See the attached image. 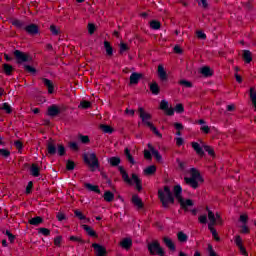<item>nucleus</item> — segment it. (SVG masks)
<instances>
[{
  "label": "nucleus",
  "mask_w": 256,
  "mask_h": 256,
  "mask_svg": "<svg viewBox=\"0 0 256 256\" xmlns=\"http://www.w3.org/2000/svg\"><path fill=\"white\" fill-rule=\"evenodd\" d=\"M174 111L178 114L184 113L185 107H183V104H181V103L176 104V106L174 107Z\"/></svg>",
  "instance_id": "09e8293b"
},
{
  "label": "nucleus",
  "mask_w": 256,
  "mask_h": 256,
  "mask_svg": "<svg viewBox=\"0 0 256 256\" xmlns=\"http://www.w3.org/2000/svg\"><path fill=\"white\" fill-rule=\"evenodd\" d=\"M83 161L84 163H86V165L91 167V169H99V158H97V154L95 153H90L89 155L84 154Z\"/></svg>",
  "instance_id": "39448f33"
},
{
  "label": "nucleus",
  "mask_w": 256,
  "mask_h": 256,
  "mask_svg": "<svg viewBox=\"0 0 256 256\" xmlns=\"http://www.w3.org/2000/svg\"><path fill=\"white\" fill-rule=\"evenodd\" d=\"M100 129L103 131V133H108L109 135L113 133V128L109 125L102 124L100 125Z\"/></svg>",
  "instance_id": "a19ab883"
},
{
  "label": "nucleus",
  "mask_w": 256,
  "mask_h": 256,
  "mask_svg": "<svg viewBox=\"0 0 256 256\" xmlns=\"http://www.w3.org/2000/svg\"><path fill=\"white\" fill-rule=\"evenodd\" d=\"M118 170L122 175L123 181H125V183H128V185H133V180L129 178V174L127 173V171H125V168L123 166H119Z\"/></svg>",
  "instance_id": "f8f14e48"
},
{
  "label": "nucleus",
  "mask_w": 256,
  "mask_h": 256,
  "mask_svg": "<svg viewBox=\"0 0 256 256\" xmlns=\"http://www.w3.org/2000/svg\"><path fill=\"white\" fill-rule=\"evenodd\" d=\"M14 57L19 65H21V63H29V61H31V56L20 50L14 51Z\"/></svg>",
  "instance_id": "423d86ee"
},
{
  "label": "nucleus",
  "mask_w": 256,
  "mask_h": 256,
  "mask_svg": "<svg viewBox=\"0 0 256 256\" xmlns=\"http://www.w3.org/2000/svg\"><path fill=\"white\" fill-rule=\"evenodd\" d=\"M73 169H75V162L73 160H67L66 161V170L73 171Z\"/></svg>",
  "instance_id": "49530a36"
},
{
  "label": "nucleus",
  "mask_w": 256,
  "mask_h": 256,
  "mask_svg": "<svg viewBox=\"0 0 256 256\" xmlns=\"http://www.w3.org/2000/svg\"><path fill=\"white\" fill-rule=\"evenodd\" d=\"M180 203V207L182 208V209H185V211H187V207H193V205H195L194 203H193V200H191V199H184V198H182V202H179Z\"/></svg>",
  "instance_id": "a878e982"
},
{
  "label": "nucleus",
  "mask_w": 256,
  "mask_h": 256,
  "mask_svg": "<svg viewBox=\"0 0 256 256\" xmlns=\"http://www.w3.org/2000/svg\"><path fill=\"white\" fill-rule=\"evenodd\" d=\"M124 155L131 165H135V158H133V155H131V150H129V148H125Z\"/></svg>",
  "instance_id": "2f4dec72"
},
{
  "label": "nucleus",
  "mask_w": 256,
  "mask_h": 256,
  "mask_svg": "<svg viewBox=\"0 0 256 256\" xmlns=\"http://www.w3.org/2000/svg\"><path fill=\"white\" fill-rule=\"evenodd\" d=\"M59 155V157H65L67 150L63 144H56L55 142H47V155L53 157V155Z\"/></svg>",
  "instance_id": "7ed1b4c3"
},
{
  "label": "nucleus",
  "mask_w": 256,
  "mask_h": 256,
  "mask_svg": "<svg viewBox=\"0 0 256 256\" xmlns=\"http://www.w3.org/2000/svg\"><path fill=\"white\" fill-rule=\"evenodd\" d=\"M198 221L202 225H206V223H207V215L204 214V215L199 216Z\"/></svg>",
  "instance_id": "69168bd1"
},
{
  "label": "nucleus",
  "mask_w": 256,
  "mask_h": 256,
  "mask_svg": "<svg viewBox=\"0 0 256 256\" xmlns=\"http://www.w3.org/2000/svg\"><path fill=\"white\" fill-rule=\"evenodd\" d=\"M157 172V167L155 165H150L146 169H144L145 175H155Z\"/></svg>",
  "instance_id": "c9c22d12"
},
{
  "label": "nucleus",
  "mask_w": 256,
  "mask_h": 256,
  "mask_svg": "<svg viewBox=\"0 0 256 256\" xmlns=\"http://www.w3.org/2000/svg\"><path fill=\"white\" fill-rule=\"evenodd\" d=\"M151 153V150H144V159H146L147 161H151L153 159Z\"/></svg>",
  "instance_id": "bf43d9fd"
},
{
  "label": "nucleus",
  "mask_w": 256,
  "mask_h": 256,
  "mask_svg": "<svg viewBox=\"0 0 256 256\" xmlns=\"http://www.w3.org/2000/svg\"><path fill=\"white\" fill-rule=\"evenodd\" d=\"M0 156H2L3 159H9V157H11V151H9V149L0 148Z\"/></svg>",
  "instance_id": "58836bf2"
},
{
  "label": "nucleus",
  "mask_w": 256,
  "mask_h": 256,
  "mask_svg": "<svg viewBox=\"0 0 256 256\" xmlns=\"http://www.w3.org/2000/svg\"><path fill=\"white\" fill-rule=\"evenodd\" d=\"M169 108V102H167L166 100H162L161 102H160V109L162 110V111H165L166 109H168Z\"/></svg>",
  "instance_id": "052dcab7"
},
{
  "label": "nucleus",
  "mask_w": 256,
  "mask_h": 256,
  "mask_svg": "<svg viewBox=\"0 0 256 256\" xmlns=\"http://www.w3.org/2000/svg\"><path fill=\"white\" fill-rule=\"evenodd\" d=\"M234 242H235V245H236L237 247L243 246V238H241L240 235H236V236H235Z\"/></svg>",
  "instance_id": "603ef678"
},
{
  "label": "nucleus",
  "mask_w": 256,
  "mask_h": 256,
  "mask_svg": "<svg viewBox=\"0 0 256 256\" xmlns=\"http://www.w3.org/2000/svg\"><path fill=\"white\" fill-rule=\"evenodd\" d=\"M42 82L44 83L45 87H47L49 95H53V93H55V85L53 82L47 78H42Z\"/></svg>",
  "instance_id": "4468645a"
},
{
  "label": "nucleus",
  "mask_w": 256,
  "mask_h": 256,
  "mask_svg": "<svg viewBox=\"0 0 256 256\" xmlns=\"http://www.w3.org/2000/svg\"><path fill=\"white\" fill-rule=\"evenodd\" d=\"M32 191H33V181H30V182H28V184L26 186L25 193H26V195H31Z\"/></svg>",
  "instance_id": "5fc2aeb1"
},
{
  "label": "nucleus",
  "mask_w": 256,
  "mask_h": 256,
  "mask_svg": "<svg viewBox=\"0 0 256 256\" xmlns=\"http://www.w3.org/2000/svg\"><path fill=\"white\" fill-rule=\"evenodd\" d=\"M28 223L29 225H34V227H38V225H41V223H43V218L41 216H36L34 218H31Z\"/></svg>",
  "instance_id": "bb28decb"
},
{
  "label": "nucleus",
  "mask_w": 256,
  "mask_h": 256,
  "mask_svg": "<svg viewBox=\"0 0 256 256\" xmlns=\"http://www.w3.org/2000/svg\"><path fill=\"white\" fill-rule=\"evenodd\" d=\"M192 148L194 149V151H196L197 155H200V157H203V155H205V151H203V148L199 143L192 142Z\"/></svg>",
  "instance_id": "b1692460"
},
{
  "label": "nucleus",
  "mask_w": 256,
  "mask_h": 256,
  "mask_svg": "<svg viewBox=\"0 0 256 256\" xmlns=\"http://www.w3.org/2000/svg\"><path fill=\"white\" fill-rule=\"evenodd\" d=\"M5 235L8 236L10 243H15V235H13V233H11V231L6 230Z\"/></svg>",
  "instance_id": "13d9d810"
},
{
  "label": "nucleus",
  "mask_w": 256,
  "mask_h": 256,
  "mask_svg": "<svg viewBox=\"0 0 256 256\" xmlns=\"http://www.w3.org/2000/svg\"><path fill=\"white\" fill-rule=\"evenodd\" d=\"M178 84L182 85L183 87H186L187 89H191V87H193V83L186 79L180 80Z\"/></svg>",
  "instance_id": "79ce46f5"
},
{
  "label": "nucleus",
  "mask_w": 256,
  "mask_h": 256,
  "mask_svg": "<svg viewBox=\"0 0 256 256\" xmlns=\"http://www.w3.org/2000/svg\"><path fill=\"white\" fill-rule=\"evenodd\" d=\"M182 193L183 188L179 184L174 186L173 192H171V188L169 186H164V190H158V198L160 199V202L162 203L164 209H169V205L175 204V198L177 199L178 203L183 202Z\"/></svg>",
  "instance_id": "f257e3e1"
},
{
  "label": "nucleus",
  "mask_w": 256,
  "mask_h": 256,
  "mask_svg": "<svg viewBox=\"0 0 256 256\" xmlns=\"http://www.w3.org/2000/svg\"><path fill=\"white\" fill-rule=\"evenodd\" d=\"M157 73L161 83L165 85V83L169 81V75H167V71H165V67H163V65L161 64L158 65Z\"/></svg>",
  "instance_id": "6e6552de"
},
{
  "label": "nucleus",
  "mask_w": 256,
  "mask_h": 256,
  "mask_svg": "<svg viewBox=\"0 0 256 256\" xmlns=\"http://www.w3.org/2000/svg\"><path fill=\"white\" fill-rule=\"evenodd\" d=\"M150 91L152 95H159V93H161V88L157 82H152L150 84Z\"/></svg>",
  "instance_id": "5701e85b"
},
{
  "label": "nucleus",
  "mask_w": 256,
  "mask_h": 256,
  "mask_svg": "<svg viewBox=\"0 0 256 256\" xmlns=\"http://www.w3.org/2000/svg\"><path fill=\"white\" fill-rule=\"evenodd\" d=\"M204 151H206V153H208V155H210L211 157L215 156V150H213V148H211V146H204Z\"/></svg>",
  "instance_id": "864d4df0"
},
{
  "label": "nucleus",
  "mask_w": 256,
  "mask_h": 256,
  "mask_svg": "<svg viewBox=\"0 0 256 256\" xmlns=\"http://www.w3.org/2000/svg\"><path fill=\"white\" fill-rule=\"evenodd\" d=\"M82 229H84L89 237H94V239H97L99 237V235H97V232H95V230H93V228H91V226L87 224H83Z\"/></svg>",
  "instance_id": "2eb2a0df"
},
{
  "label": "nucleus",
  "mask_w": 256,
  "mask_h": 256,
  "mask_svg": "<svg viewBox=\"0 0 256 256\" xmlns=\"http://www.w3.org/2000/svg\"><path fill=\"white\" fill-rule=\"evenodd\" d=\"M208 253H209V256H217V252L213 250V246L211 244L208 245Z\"/></svg>",
  "instance_id": "774afa93"
},
{
  "label": "nucleus",
  "mask_w": 256,
  "mask_h": 256,
  "mask_svg": "<svg viewBox=\"0 0 256 256\" xmlns=\"http://www.w3.org/2000/svg\"><path fill=\"white\" fill-rule=\"evenodd\" d=\"M149 129L154 133V135H156L157 137H163V135L161 134V132H159V130H157V127H155V125L152 124V126L149 127Z\"/></svg>",
  "instance_id": "4d7b16f0"
},
{
  "label": "nucleus",
  "mask_w": 256,
  "mask_h": 256,
  "mask_svg": "<svg viewBox=\"0 0 256 256\" xmlns=\"http://www.w3.org/2000/svg\"><path fill=\"white\" fill-rule=\"evenodd\" d=\"M12 25L14 27H17V29H24L25 30V22L19 20V19H15L12 21Z\"/></svg>",
  "instance_id": "4c0bfd02"
},
{
  "label": "nucleus",
  "mask_w": 256,
  "mask_h": 256,
  "mask_svg": "<svg viewBox=\"0 0 256 256\" xmlns=\"http://www.w3.org/2000/svg\"><path fill=\"white\" fill-rule=\"evenodd\" d=\"M242 59L245 61V63H251L253 61V56L251 55V51L244 50L242 54Z\"/></svg>",
  "instance_id": "c756f323"
},
{
  "label": "nucleus",
  "mask_w": 256,
  "mask_h": 256,
  "mask_svg": "<svg viewBox=\"0 0 256 256\" xmlns=\"http://www.w3.org/2000/svg\"><path fill=\"white\" fill-rule=\"evenodd\" d=\"M78 139L83 145H88V143H91V139H89V136L80 134L78 136Z\"/></svg>",
  "instance_id": "ea45409f"
},
{
  "label": "nucleus",
  "mask_w": 256,
  "mask_h": 256,
  "mask_svg": "<svg viewBox=\"0 0 256 256\" xmlns=\"http://www.w3.org/2000/svg\"><path fill=\"white\" fill-rule=\"evenodd\" d=\"M71 241H74V242H76V243H85V241L84 240H82L80 237H77V236H70V238H69Z\"/></svg>",
  "instance_id": "338daca9"
},
{
  "label": "nucleus",
  "mask_w": 256,
  "mask_h": 256,
  "mask_svg": "<svg viewBox=\"0 0 256 256\" xmlns=\"http://www.w3.org/2000/svg\"><path fill=\"white\" fill-rule=\"evenodd\" d=\"M50 31H51L52 35H55V36L59 35V30H58L57 26H55V25L50 26Z\"/></svg>",
  "instance_id": "0e129e2a"
},
{
  "label": "nucleus",
  "mask_w": 256,
  "mask_h": 256,
  "mask_svg": "<svg viewBox=\"0 0 256 256\" xmlns=\"http://www.w3.org/2000/svg\"><path fill=\"white\" fill-rule=\"evenodd\" d=\"M88 191H92L93 193H97L98 195H101V189H99V186L93 185L91 183H85L84 185Z\"/></svg>",
  "instance_id": "393cba45"
},
{
  "label": "nucleus",
  "mask_w": 256,
  "mask_h": 256,
  "mask_svg": "<svg viewBox=\"0 0 256 256\" xmlns=\"http://www.w3.org/2000/svg\"><path fill=\"white\" fill-rule=\"evenodd\" d=\"M150 255L165 256V250L161 247L159 241L155 240L147 245Z\"/></svg>",
  "instance_id": "20e7f679"
},
{
  "label": "nucleus",
  "mask_w": 256,
  "mask_h": 256,
  "mask_svg": "<svg viewBox=\"0 0 256 256\" xmlns=\"http://www.w3.org/2000/svg\"><path fill=\"white\" fill-rule=\"evenodd\" d=\"M108 163H110L111 167H119V165H121V158L113 156L109 158Z\"/></svg>",
  "instance_id": "cd10ccee"
},
{
  "label": "nucleus",
  "mask_w": 256,
  "mask_h": 256,
  "mask_svg": "<svg viewBox=\"0 0 256 256\" xmlns=\"http://www.w3.org/2000/svg\"><path fill=\"white\" fill-rule=\"evenodd\" d=\"M190 175L191 177H184V181L186 185H189V187H192V189H199V181L200 183H203V177L201 176V172L197 170L196 168L190 169Z\"/></svg>",
  "instance_id": "f03ea898"
},
{
  "label": "nucleus",
  "mask_w": 256,
  "mask_h": 256,
  "mask_svg": "<svg viewBox=\"0 0 256 256\" xmlns=\"http://www.w3.org/2000/svg\"><path fill=\"white\" fill-rule=\"evenodd\" d=\"M150 27H151V29H154V31H157V30L161 29V22H159L157 20H152L150 22Z\"/></svg>",
  "instance_id": "c03bdc74"
},
{
  "label": "nucleus",
  "mask_w": 256,
  "mask_h": 256,
  "mask_svg": "<svg viewBox=\"0 0 256 256\" xmlns=\"http://www.w3.org/2000/svg\"><path fill=\"white\" fill-rule=\"evenodd\" d=\"M177 237L180 243H187L189 239V236H187V234H185L183 231L178 232Z\"/></svg>",
  "instance_id": "f704fd0d"
},
{
  "label": "nucleus",
  "mask_w": 256,
  "mask_h": 256,
  "mask_svg": "<svg viewBox=\"0 0 256 256\" xmlns=\"http://www.w3.org/2000/svg\"><path fill=\"white\" fill-rule=\"evenodd\" d=\"M206 210L208 211V219L210 221L209 225L211 226L215 225V223H217V218H215V213L209 210V207H206Z\"/></svg>",
  "instance_id": "7c9ffc66"
},
{
  "label": "nucleus",
  "mask_w": 256,
  "mask_h": 256,
  "mask_svg": "<svg viewBox=\"0 0 256 256\" xmlns=\"http://www.w3.org/2000/svg\"><path fill=\"white\" fill-rule=\"evenodd\" d=\"M138 113H139V117L140 119H142V123L144 125H146V127H151L153 124L150 122L152 119L151 114L146 113L145 109H143V107L138 108Z\"/></svg>",
  "instance_id": "0eeeda50"
},
{
  "label": "nucleus",
  "mask_w": 256,
  "mask_h": 256,
  "mask_svg": "<svg viewBox=\"0 0 256 256\" xmlns=\"http://www.w3.org/2000/svg\"><path fill=\"white\" fill-rule=\"evenodd\" d=\"M131 203L134 205V207H136L138 211L145 209V204L143 203V200L137 194L132 195Z\"/></svg>",
  "instance_id": "1a4fd4ad"
},
{
  "label": "nucleus",
  "mask_w": 256,
  "mask_h": 256,
  "mask_svg": "<svg viewBox=\"0 0 256 256\" xmlns=\"http://www.w3.org/2000/svg\"><path fill=\"white\" fill-rule=\"evenodd\" d=\"M24 69L25 71H27L28 73H32L35 74L37 73V69H35L33 66L31 65H24Z\"/></svg>",
  "instance_id": "6e6d98bb"
},
{
  "label": "nucleus",
  "mask_w": 256,
  "mask_h": 256,
  "mask_svg": "<svg viewBox=\"0 0 256 256\" xmlns=\"http://www.w3.org/2000/svg\"><path fill=\"white\" fill-rule=\"evenodd\" d=\"M78 107L79 109H89L91 107V102L87 100L81 101Z\"/></svg>",
  "instance_id": "de8ad7c7"
},
{
  "label": "nucleus",
  "mask_w": 256,
  "mask_h": 256,
  "mask_svg": "<svg viewBox=\"0 0 256 256\" xmlns=\"http://www.w3.org/2000/svg\"><path fill=\"white\" fill-rule=\"evenodd\" d=\"M74 215L75 217H77V219H79L80 221H85V219H87L86 216H84L83 212L79 211V210H74Z\"/></svg>",
  "instance_id": "a18cd8bd"
},
{
  "label": "nucleus",
  "mask_w": 256,
  "mask_h": 256,
  "mask_svg": "<svg viewBox=\"0 0 256 256\" xmlns=\"http://www.w3.org/2000/svg\"><path fill=\"white\" fill-rule=\"evenodd\" d=\"M208 229L211 232L212 237H214L215 241H221L219 234H217V230L213 226H211V224H208Z\"/></svg>",
  "instance_id": "e433bc0d"
},
{
  "label": "nucleus",
  "mask_w": 256,
  "mask_h": 256,
  "mask_svg": "<svg viewBox=\"0 0 256 256\" xmlns=\"http://www.w3.org/2000/svg\"><path fill=\"white\" fill-rule=\"evenodd\" d=\"M163 243H164V245H166V247H168V249L170 251H175V249H176L175 243H173V240H171V238L164 237L163 238Z\"/></svg>",
  "instance_id": "aec40b11"
},
{
  "label": "nucleus",
  "mask_w": 256,
  "mask_h": 256,
  "mask_svg": "<svg viewBox=\"0 0 256 256\" xmlns=\"http://www.w3.org/2000/svg\"><path fill=\"white\" fill-rule=\"evenodd\" d=\"M14 147H16V149L21 152V150L23 149V142H21V140H16L14 142Z\"/></svg>",
  "instance_id": "680f3d73"
},
{
  "label": "nucleus",
  "mask_w": 256,
  "mask_h": 256,
  "mask_svg": "<svg viewBox=\"0 0 256 256\" xmlns=\"http://www.w3.org/2000/svg\"><path fill=\"white\" fill-rule=\"evenodd\" d=\"M132 180L134 181V183L136 185L137 191H142L143 190V185L141 184L142 182H141L139 176H137V174L133 173L132 174Z\"/></svg>",
  "instance_id": "412c9836"
},
{
  "label": "nucleus",
  "mask_w": 256,
  "mask_h": 256,
  "mask_svg": "<svg viewBox=\"0 0 256 256\" xmlns=\"http://www.w3.org/2000/svg\"><path fill=\"white\" fill-rule=\"evenodd\" d=\"M30 174L32 177H39L41 175V168L35 163L30 166Z\"/></svg>",
  "instance_id": "a211bd4d"
},
{
  "label": "nucleus",
  "mask_w": 256,
  "mask_h": 256,
  "mask_svg": "<svg viewBox=\"0 0 256 256\" xmlns=\"http://www.w3.org/2000/svg\"><path fill=\"white\" fill-rule=\"evenodd\" d=\"M104 201L111 203L115 199V194L111 191H106L103 195Z\"/></svg>",
  "instance_id": "473e14b6"
},
{
  "label": "nucleus",
  "mask_w": 256,
  "mask_h": 256,
  "mask_svg": "<svg viewBox=\"0 0 256 256\" xmlns=\"http://www.w3.org/2000/svg\"><path fill=\"white\" fill-rule=\"evenodd\" d=\"M200 73L204 76V77H212L213 76V70H211V68L209 66H204L201 68Z\"/></svg>",
  "instance_id": "c85d7f7f"
},
{
  "label": "nucleus",
  "mask_w": 256,
  "mask_h": 256,
  "mask_svg": "<svg viewBox=\"0 0 256 256\" xmlns=\"http://www.w3.org/2000/svg\"><path fill=\"white\" fill-rule=\"evenodd\" d=\"M24 31H26L28 35H39V26H37V24H29L24 28Z\"/></svg>",
  "instance_id": "9b49d317"
},
{
  "label": "nucleus",
  "mask_w": 256,
  "mask_h": 256,
  "mask_svg": "<svg viewBox=\"0 0 256 256\" xmlns=\"http://www.w3.org/2000/svg\"><path fill=\"white\" fill-rule=\"evenodd\" d=\"M92 247L95 251L96 256H106L107 255V249L103 247L101 244L93 243Z\"/></svg>",
  "instance_id": "9d476101"
},
{
  "label": "nucleus",
  "mask_w": 256,
  "mask_h": 256,
  "mask_svg": "<svg viewBox=\"0 0 256 256\" xmlns=\"http://www.w3.org/2000/svg\"><path fill=\"white\" fill-rule=\"evenodd\" d=\"M3 71L5 75H11L13 73V66L11 64H3Z\"/></svg>",
  "instance_id": "37998d69"
},
{
  "label": "nucleus",
  "mask_w": 256,
  "mask_h": 256,
  "mask_svg": "<svg viewBox=\"0 0 256 256\" xmlns=\"http://www.w3.org/2000/svg\"><path fill=\"white\" fill-rule=\"evenodd\" d=\"M69 147L72 151H79V144L77 142H69Z\"/></svg>",
  "instance_id": "e2e57ef3"
},
{
  "label": "nucleus",
  "mask_w": 256,
  "mask_h": 256,
  "mask_svg": "<svg viewBox=\"0 0 256 256\" xmlns=\"http://www.w3.org/2000/svg\"><path fill=\"white\" fill-rule=\"evenodd\" d=\"M47 114L49 117H57V115H61V109L58 108L57 105L53 104L48 108Z\"/></svg>",
  "instance_id": "ddd939ff"
},
{
  "label": "nucleus",
  "mask_w": 256,
  "mask_h": 256,
  "mask_svg": "<svg viewBox=\"0 0 256 256\" xmlns=\"http://www.w3.org/2000/svg\"><path fill=\"white\" fill-rule=\"evenodd\" d=\"M120 246L123 249H131V247H133V240L131 238H124L121 242H120Z\"/></svg>",
  "instance_id": "6ab92c4d"
},
{
  "label": "nucleus",
  "mask_w": 256,
  "mask_h": 256,
  "mask_svg": "<svg viewBox=\"0 0 256 256\" xmlns=\"http://www.w3.org/2000/svg\"><path fill=\"white\" fill-rule=\"evenodd\" d=\"M142 77H143V74L133 72L130 75V85H137V83H139V81L141 80Z\"/></svg>",
  "instance_id": "dca6fc26"
},
{
  "label": "nucleus",
  "mask_w": 256,
  "mask_h": 256,
  "mask_svg": "<svg viewBox=\"0 0 256 256\" xmlns=\"http://www.w3.org/2000/svg\"><path fill=\"white\" fill-rule=\"evenodd\" d=\"M0 109L2 111H5L8 115H11L13 113V108L7 102L2 103Z\"/></svg>",
  "instance_id": "72a5a7b5"
},
{
  "label": "nucleus",
  "mask_w": 256,
  "mask_h": 256,
  "mask_svg": "<svg viewBox=\"0 0 256 256\" xmlns=\"http://www.w3.org/2000/svg\"><path fill=\"white\" fill-rule=\"evenodd\" d=\"M104 49L107 57H113V46H111V43L107 40L104 41Z\"/></svg>",
  "instance_id": "4be33fe9"
},
{
  "label": "nucleus",
  "mask_w": 256,
  "mask_h": 256,
  "mask_svg": "<svg viewBox=\"0 0 256 256\" xmlns=\"http://www.w3.org/2000/svg\"><path fill=\"white\" fill-rule=\"evenodd\" d=\"M38 233H41V235H44V237H49V235H51V230L48 228H39Z\"/></svg>",
  "instance_id": "8fccbe9b"
},
{
  "label": "nucleus",
  "mask_w": 256,
  "mask_h": 256,
  "mask_svg": "<svg viewBox=\"0 0 256 256\" xmlns=\"http://www.w3.org/2000/svg\"><path fill=\"white\" fill-rule=\"evenodd\" d=\"M128 50H129V46L126 43L121 42L120 51H119L120 55H123V53L127 52Z\"/></svg>",
  "instance_id": "3c124183"
},
{
  "label": "nucleus",
  "mask_w": 256,
  "mask_h": 256,
  "mask_svg": "<svg viewBox=\"0 0 256 256\" xmlns=\"http://www.w3.org/2000/svg\"><path fill=\"white\" fill-rule=\"evenodd\" d=\"M148 149H149V151H151V153L155 157L156 161L163 160V156H161V154L159 153V150L155 149V147H153V145L148 144Z\"/></svg>",
  "instance_id": "f3484780"
}]
</instances>
